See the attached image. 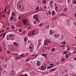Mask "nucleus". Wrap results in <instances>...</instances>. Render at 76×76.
<instances>
[{
    "mask_svg": "<svg viewBox=\"0 0 76 76\" xmlns=\"http://www.w3.org/2000/svg\"><path fill=\"white\" fill-rule=\"evenodd\" d=\"M39 26H43V23H41L39 25Z\"/></svg>",
    "mask_w": 76,
    "mask_h": 76,
    "instance_id": "nucleus-34",
    "label": "nucleus"
},
{
    "mask_svg": "<svg viewBox=\"0 0 76 76\" xmlns=\"http://www.w3.org/2000/svg\"><path fill=\"white\" fill-rule=\"evenodd\" d=\"M42 55L43 57H47V55L45 54H42Z\"/></svg>",
    "mask_w": 76,
    "mask_h": 76,
    "instance_id": "nucleus-24",
    "label": "nucleus"
},
{
    "mask_svg": "<svg viewBox=\"0 0 76 76\" xmlns=\"http://www.w3.org/2000/svg\"><path fill=\"white\" fill-rule=\"evenodd\" d=\"M53 67H54L53 66H48L47 68V70H48V69H51V68Z\"/></svg>",
    "mask_w": 76,
    "mask_h": 76,
    "instance_id": "nucleus-18",
    "label": "nucleus"
},
{
    "mask_svg": "<svg viewBox=\"0 0 76 76\" xmlns=\"http://www.w3.org/2000/svg\"><path fill=\"white\" fill-rule=\"evenodd\" d=\"M25 54L26 55V56H28V55H29V53H25Z\"/></svg>",
    "mask_w": 76,
    "mask_h": 76,
    "instance_id": "nucleus-47",
    "label": "nucleus"
},
{
    "mask_svg": "<svg viewBox=\"0 0 76 76\" xmlns=\"http://www.w3.org/2000/svg\"><path fill=\"white\" fill-rule=\"evenodd\" d=\"M10 28L9 27H7V30H9Z\"/></svg>",
    "mask_w": 76,
    "mask_h": 76,
    "instance_id": "nucleus-56",
    "label": "nucleus"
},
{
    "mask_svg": "<svg viewBox=\"0 0 76 76\" xmlns=\"http://www.w3.org/2000/svg\"><path fill=\"white\" fill-rule=\"evenodd\" d=\"M11 15L12 16H15V14H14V12H12Z\"/></svg>",
    "mask_w": 76,
    "mask_h": 76,
    "instance_id": "nucleus-37",
    "label": "nucleus"
},
{
    "mask_svg": "<svg viewBox=\"0 0 76 76\" xmlns=\"http://www.w3.org/2000/svg\"><path fill=\"white\" fill-rule=\"evenodd\" d=\"M18 31L20 32H22V31H23V30H22V29H20L18 30Z\"/></svg>",
    "mask_w": 76,
    "mask_h": 76,
    "instance_id": "nucleus-42",
    "label": "nucleus"
},
{
    "mask_svg": "<svg viewBox=\"0 0 76 76\" xmlns=\"http://www.w3.org/2000/svg\"><path fill=\"white\" fill-rule=\"evenodd\" d=\"M15 58L16 59H20L21 58L19 57H16Z\"/></svg>",
    "mask_w": 76,
    "mask_h": 76,
    "instance_id": "nucleus-40",
    "label": "nucleus"
},
{
    "mask_svg": "<svg viewBox=\"0 0 76 76\" xmlns=\"http://www.w3.org/2000/svg\"><path fill=\"white\" fill-rule=\"evenodd\" d=\"M57 6H56L55 7L56 10H57Z\"/></svg>",
    "mask_w": 76,
    "mask_h": 76,
    "instance_id": "nucleus-63",
    "label": "nucleus"
},
{
    "mask_svg": "<svg viewBox=\"0 0 76 76\" xmlns=\"http://www.w3.org/2000/svg\"><path fill=\"white\" fill-rule=\"evenodd\" d=\"M56 68H53L50 70V72H54L56 71Z\"/></svg>",
    "mask_w": 76,
    "mask_h": 76,
    "instance_id": "nucleus-8",
    "label": "nucleus"
},
{
    "mask_svg": "<svg viewBox=\"0 0 76 76\" xmlns=\"http://www.w3.org/2000/svg\"><path fill=\"white\" fill-rule=\"evenodd\" d=\"M48 13L49 15H51V13L50 12V11H48Z\"/></svg>",
    "mask_w": 76,
    "mask_h": 76,
    "instance_id": "nucleus-59",
    "label": "nucleus"
},
{
    "mask_svg": "<svg viewBox=\"0 0 76 76\" xmlns=\"http://www.w3.org/2000/svg\"><path fill=\"white\" fill-rule=\"evenodd\" d=\"M46 68H47V66H42L40 67L39 70H45L46 69Z\"/></svg>",
    "mask_w": 76,
    "mask_h": 76,
    "instance_id": "nucleus-5",
    "label": "nucleus"
},
{
    "mask_svg": "<svg viewBox=\"0 0 76 76\" xmlns=\"http://www.w3.org/2000/svg\"><path fill=\"white\" fill-rule=\"evenodd\" d=\"M7 10V9H6V8H5L4 10V12H5V13H6V12Z\"/></svg>",
    "mask_w": 76,
    "mask_h": 76,
    "instance_id": "nucleus-44",
    "label": "nucleus"
},
{
    "mask_svg": "<svg viewBox=\"0 0 76 76\" xmlns=\"http://www.w3.org/2000/svg\"><path fill=\"white\" fill-rule=\"evenodd\" d=\"M25 31H24L23 32H22V34L25 35Z\"/></svg>",
    "mask_w": 76,
    "mask_h": 76,
    "instance_id": "nucleus-49",
    "label": "nucleus"
},
{
    "mask_svg": "<svg viewBox=\"0 0 76 76\" xmlns=\"http://www.w3.org/2000/svg\"><path fill=\"white\" fill-rule=\"evenodd\" d=\"M70 66L72 68H73V66L71 64H70Z\"/></svg>",
    "mask_w": 76,
    "mask_h": 76,
    "instance_id": "nucleus-45",
    "label": "nucleus"
},
{
    "mask_svg": "<svg viewBox=\"0 0 76 76\" xmlns=\"http://www.w3.org/2000/svg\"><path fill=\"white\" fill-rule=\"evenodd\" d=\"M10 50H12V51H14V52H15V51H16L15 49L14 48H10Z\"/></svg>",
    "mask_w": 76,
    "mask_h": 76,
    "instance_id": "nucleus-14",
    "label": "nucleus"
},
{
    "mask_svg": "<svg viewBox=\"0 0 76 76\" xmlns=\"http://www.w3.org/2000/svg\"><path fill=\"white\" fill-rule=\"evenodd\" d=\"M56 50V48H53V49H52L51 51H52V52H53V51H54V50Z\"/></svg>",
    "mask_w": 76,
    "mask_h": 76,
    "instance_id": "nucleus-41",
    "label": "nucleus"
},
{
    "mask_svg": "<svg viewBox=\"0 0 76 76\" xmlns=\"http://www.w3.org/2000/svg\"><path fill=\"white\" fill-rule=\"evenodd\" d=\"M28 37H25L24 38V41L25 42H26V41H28Z\"/></svg>",
    "mask_w": 76,
    "mask_h": 76,
    "instance_id": "nucleus-17",
    "label": "nucleus"
},
{
    "mask_svg": "<svg viewBox=\"0 0 76 76\" xmlns=\"http://www.w3.org/2000/svg\"><path fill=\"white\" fill-rule=\"evenodd\" d=\"M15 19V17L11 16L10 19V21H12V20H13Z\"/></svg>",
    "mask_w": 76,
    "mask_h": 76,
    "instance_id": "nucleus-10",
    "label": "nucleus"
},
{
    "mask_svg": "<svg viewBox=\"0 0 76 76\" xmlns=\"http://www.w3.org/2000/svg\"><path fill=\"white\" fill-rule=\"evenodd\" d=\"M7 53H9V54H10V52L9 51H7Z\"/></svg>",
    "mask_w": 76,
    "mask_h": 76,
    "instance_id": "nucleus-50",
    "label": "nucleus"
},
{
    "mask_svg": "<svg viewBox=\"0 0 76 76\" xmlns=\"http://www.w3.org/2000/svg\"><path fill=\"white\" fill-rule=\"evenodd\" d=\"M24 9H25V8L24 7H21V8H20V11H21V12H22V11H23L24 10Z\"/></svg>",
    "mask_w": 76,
    "mask_h": 76,
    "instance_id": "nucleus-16",
    "label": "nucleus"
},
{
    "mask_svg": "<svg viewBox=\"0 0 76 76\" xmlns=\"http://www.w3.org/2000/svg\"><path fill=\"white\" fill-rule=\"evenodd\" d=\"M29 48L31 50V51L34 50V47H31V46H30V47H29Z\"/></svg>",
    "mask_w": 76,
    "mask_h": 76,
    "instance_id": "nucleus-12",
    "label": "nucleus"
},
{
    "mask_svg": "<svg viewBox=\"0 0 76 76\" xmlns=\"http://www.w3.org/2000/svg\"><path fill=\"white\" fill-rule=\"evenodd\" d=\"M54 37H57V34H54Z\"/></svg>",
    "mask_w": 76,
    "mask_h": 76,
    "instance_id": "nucleus-62",
    "label": "nucleus"
},
{
    "mask_svg": "<svg viewBox=\"0 0 76 76\" xmlns=\"http://www.w3.org/2000/svg\"><path fill=\"white\" fill-rule=\"evenodd\" d=\"M42 2L43 4H45V3H46V1L45 0H43L42 1Z\"/></svg>",
    "mask_w": 76,
    "mask_h": 76,
    "instance_id": "nucleus-35",
    "label": "nucleus"
},
{
    "mask_svg": "<svg viewBox=\"0 0 76 76\" xmlns=\"http://www.w3.org/2000/svg\"><path fill=\"white\" fill-rule=\"evenodd\" d=\"M67 51H64L63 52V55H64V54H67Z\"/></svg>",
    "mask_w": 76,
    "mask_h": 76,
    "instance_id": "nucleus-31",
    "label": "nucleus"
},
{
    "mask_svg": "<svg viewBox=\"0 0 76 76\" xmlns=\"http://www.w3.org/2000/svg\"><path fill=\"white\" fill-rule=\"evenodd\" d=\"M52 30H50V35H53V32L52 31Z\"/></svg>",
    "mask_w": 76,
    "mask_h": 76,
    "instance_id": "nucleus-27",
    "label": "nucleus"
},
{
    "mask_svg": "<svg viewBox=\"0 0 76 76\" xmlns=\"http://www.w3.org/2000/svg\"><path fill=\"white\" fill-rule=\"evenodd\" d=\"M38 45L40 46L41 45V42H39L38 43Z\"/></svg>",
    "mask_w": 76,
    "mask_h": 76,
    "instance_id": "nucleus-51",
    "label": "nucleus"
},
{
    "mask_svg": "<svg viewBox=\"0 0 76 76\" xmlns=\"http://www.w3.org/2000/svg\"><path fill=\"white\" fill-rule=\"evenodd\" d=\"M67 11V7H65L64 8V12H66Z\"/></svg>",
    "mask_w": 76,
    "mask_h": 76,
    "instance_id": "nucleus-13",
    "label": "nucleus"
},
{
    "mask_svg": "<svg viewBox=\"0 0 76 76\" xmlns=\"http://www.w3.org/2000/svg\"><path fill=\"white\" fill-rule=\"evenodd\" d=\"M50 66H53V65H54V64H50Z\"/></svg>",
    "mask_w": 76,
    "mask_h": 76,
    "instance_id": "nucleus-64",
    "label": "nucleus"
},
{
    "mask_svg": "<svg viewBox=\"0 0 76 76\" xmlns=\"http://www.w3.org/2000/svg\"><path fill=\"white\" fill-rule=\"evenodd\" d=\"M30 46H31V47H34V45H33V44H30Z\"/></svg>",
    "mask_w": 76,
    "mask_h": 76,
    "instance_id": "nucleus-48",
    "label": "nucleus"
},
{
    "mask_svg": "<svg viewBox=\"0 0 76 76\" xmlns=\"http://www.w3.org/2000/svg\"><path fill=\"white\" fill-rule=\"evenodd\" d=\"M6 33H3L2 34V36H3V38H4V37H5V35H6Z\"/></svg>",
    "mask_w": 76,
    "mask_h": 76,
    "instance_id": "nucleus-23",
    "label": "nucleus"
},
{
    "mask_svg": "<svg viewBox=\"0 0 76 76\" xmlns=\"http://www.w3.org/2000/svg\"><path fill=\"white\" fill-rule=\"evenodd\" d=\"M32 34L33 35H35V31H33L32 32Z\"/></svg>",
    "mask_w": 76,
    "mask_h": 76,
    "instance_id": "nucleus-19",
    "label": "nucleus"
},
{
    "mask_svg": "<svg viewBox=\"0 0 76 76\" xmlns=\"http://www.w3.org/2000/svg\"><path fill=\"white\" fill-rule=\"evenodd\" d=\"M55 4V7H56V6H58L57 4L56 3H54Z\"/></svg>",
    "mask_w": 76,
    "mask_h": 76,
    "instance_id": "nucleus-52",
    "label": "nucleus"
},
{
    "mask_svg": "<svg viewBox=\"0 0 76 76\" xmlns=\"http://www.w3.org/2000/svg\"><path fill=\"white\" fill-rule=\"evenodd\" d=\"M9 37H10L9 36H9H7V37L6 39H7V40H8V41H9V39H10V38Z\"/></svg>",
    "mask_w": 76,
    "mask_h": 76,
    "instance_id": "nucleus-22",
    "label": "nucleus"
},
{
    "mask_svg": "<svg viewBox=\"0 0 76 76\" xmlns=\"http://www.w3.org/2000/svg\"><path fill=\"white\" fill-rule=\"evenodd\" d=\"M73 53H76V50H74L73 51Z\"/></svg>",
    "mask_w": 76,
    "mask_h": 76,
    "instance_id": "nucleus-55",
    "label": "nucleus"
},
{
    "mask_svg": "<svg viewBox=\"0 0 76 76\" xmlns=\"http://www.w3.org/2000/svg\"><path fill=\"white\" fill-rule=\"evenodd\" d=\"M58 2H61V0H58Z\"/></svg>",
    "mask_w": 76,
    "mask_h": 76,
    "instance_id": "nucleus-58",
    "label": "nucleus"
},
{
    "mask_svg": "<svg viewBox=\"0 0 76 76\" xmlns=\"http://www.w3.org/2000/svg\"><path fill=\"white\" fill-rule=\"evenodd\" d=\"M44 48L45 50H46V49H47V47H44Z\"/></svg>",
    "mask_w": 76,
    "mask_h": 76,
    "instance_id": "nucleus-53",
    "label": "nucleus"
},
{
    "mask_svg": "<svg viewBox=\"0 0 76 76\" xmlns=\"http://www.w3.org/2000/svg\"><path fill=\"white\" fill-rule=\"evenodd\" d=\"M11 27L12 29H15V26H11Z\"/></svg>",
    "mask_w": 76,
    "mask_h": 76,
    "instance_id": "nucleus-28",
    "label": "nucleus"
},
{
    "mask_svg": "<svg viewBox=\"0 0 76 76\" xmlns=\"http://www.w3.org/2000/svg\"><path fill=\"white\" fill-rule=\"evenodd\" d=\"M22 22L24 25H27L28 23V20L27 19H23L22 20Z\"/></svg>",
    "mask_w": 76,
    "mask_h": 76,
    "instance_id": "nucleus-4",
    "label": "nucleus"
},
{
    "mask_svg": "<svg viewBox=\"0 0 76 76\" xmlns=\"http://www.w3.org/2000/svg\"><path fill=\"white\" fill-rule=\"evenodd\" d=\"M61 61H64L65 60V58H61Z\"/></svg>",
    "mask_w": 76,
    "mask_h": 76,
    "instance_id": "nucleus-30",
    "label": "nucleus"
},
{
    "mask_svg": "<svg viewBox=\"0 0 76 76\" xmlns=\"http://www.w3.org/2000/svg\"><path fill=\"white\" fill-rule=\"evenodd\" d=\"M38 14H35L33 16V18L36 20L37 22H40V20H39L38 18Z\"/></svg>",
    "mask_w": 76,
    "mask_h": 76,
    "instance_id": "nucleus-1",
    "label": "nucleus"
},
{
    "mask_svg": "<svg viewBox=\"0 0 76 76\" xmlns=\"http://www.w3.org/2000/svg\"><path fill=\"white\" fill-rule=\"evenodd\" d=\"M66 41H64L62 42V44L63 45H66Z\"/></svg>",
    "mask_w": 76,
    "mask_h": 76,
    "instance_id": "nucleus-36",
    "label": "nucleus"
},
{
    "mask_svg": "<svg viewBox=\"0 0 76 76\" xmlns=\"http://www.w3.org/2000/svg\"><path fill=\"white\" fill-rule=\"evenodd\" d=\"M73 4H76V0H72Z\"/></svg>",
    "mask_w": 76,
    "mask_h": 76,
    "instance_id": "nucleus-25",
    "label": "nucleus"
},
{
    "mask_svg": "<svg viewBox=\"0 0 76 76\" xmlns=\"http://www.w3.org/2000/svg\"><path fill=\"white\" fill-rule=\"evenodd\" d=\"M66 58H68V57H69V55L67 54H66Z\"/></svg>",
    "mask_w": 76,
    "mask_h": 76,
    "instance_id": "nucleus-43",
    "label": "nucleus"
},
{
    "mask_svg": "<svg viewBox=\"0 0 76 76\" xmlns=\"http://www.w3.org/2000/svg\"><path fill=\"white\" fill-rule=\"evenodd\" d=\"M39 7L37 6V7L35 9V10H39Z\"/></svg>",
    "mask_w": 76,
    "mask_h": 76,
    "instance_id": "nucleus-21",
    "label": "nucleus"
},
{
    "mask_svg": "<svg viewBox=\"0 0 76 76\" xmlns=\"http://www.w3.org/2000/svg\"><path fill=\"white\" fill-rule=\"evenodd\" d=\"M2 45H3V46L6 47V44L4 42H3L2 43Z\"/></svg>",
    "mask_w": 76,
    "mask_h": 76,
    "instance_id": "nucleus-29",
    "label": "nucleus"
},
{
    "mask_svg": "<svg viewBox=\"0 0 76 76\" xmlns=\"http://www.w3.org/2000/svg\"><path fill=\"white\" fill-rule=\"evenodd\" d=\"M55 13H56V12L54 11H53L52 12V16H54L55 15Z\"/></svg>",
    "mask_w": 76,
    "mask_h": 76,
    "instance_id": "nucleus-20",
    "label": "nucleus"
},
{
    "mask_svg": "<svg viewBox=\"0 0 76 76\" xmlns=\"http://www.w3.org/2000/svg\"><path fill=\"white\" fill-rule=\"evenodd\" d=\"M19 5V7H18L17 5V8H18V9H21V6L20 5Z\"/></svg>",
    "mask_w": 76,
    "mask_h": 76,
    "instance_id": "nucleus-32",
    "label": "nucleus"
},
{
    "mask_svg": "<svg viewBox=\"0 0 76 76\" xmlns=\"http://www.w3.org/2000/svg\"><path fill=\"white\" fill-rule=\"evenodd\" d=\"M64 38V35H62L61 37V40H63Z\"/></svg>",
    "mask_w": 76,
    "mask_h": 76,
    "instance_id": "nucleus-33",
    "label": "nucleus"
},
{
    "mask_svg": "<svg viewBox=\"0 0 76 76\" xmlns=\"http://www.w3.org/2000/svg\"><path fill=\"white\" fill-rule=\"evenodd\" d=\"M21 18V16H19V17H18V19H20Z\"/></svg>",
    "mask_w": 76,
    "mask_h": 76,
    "instance_id": "nucleus-60",
    "label": "nucleus"
},
{
    "mask_svg": "<svg viewBox=\"0 0 76 76\" xmlns=\"http://www.w3.org/2000/svg\"><path fill=\"white\" fill-rule=\"evenodd\" d=\"M62 15H63V16H66V14H62Z\"/></svg>",
    "mask_w": 76,
    "mask_h": 76,
    "instance_id": "nucleus-54",
    "label": "nucleus"
},
{
    "mask_svg": "<svg viewBox=\"0 0 76 76\" xmlns=\"http://www.w3.org/2000/svg\"><path fill=\"white\" fill-rule=\"evenodd\" d=\"M10 11L8 10V12H7V14H8L9 15H10Z\"/></svg>",
    "mask_w": 76,
    "mask_h": 76,
    "instance_id": "nucleus-38",
    "label": "nucleus"
},
{
    "mask_svg": "<svg viewBox=\"0 0 76 76\" xmlns=\"http://www.w3.org/2000/svg\"><path fill=\"white\" fill-rule=\"evenodd\" d=\"M37 66H40L41 65V63L39 62V61H37Z\"/></svg>",
    "mask_w": 76,
    "mask_h": 76,
    "instance_id": "nucleus-7",
    "label": "nucleus"
},
{
    "mask_svg": "<svg viewBox=\"0 0 76 76\" xmlns=\"http://www.w3.org/2000/svg\"><path fill=\"white\" fill-rule=\"evenodd\" d=\"M23 2V1L21 0L19 1L17 4L20 5V4H22Z\"/></svg>",
    "mask_w": 76,
    "mask_h": 76,
    "instance_id": "nucleus-11",
    "label": "nucleus"
},
{
    "mask_svg": "<svg viewBox=\"0 0 76 76\" xmlns=\"http://www.w3.org/2000/svg\"><path fill=\"white\" fill-rule=\"evenodd\" d=\"M19 56L20 57H24L25 56V55H24V54H23V53L22 54L20 55Z\"/></svg>",
    "mask_w": 76,
    "mask_h": 76,
    "instance_id": "nucleus-15",
    "label": "nucleus"
},
{
    "mask_svg": "<svg viewBox=\"0 0 76 76\" xmlns=\"http://www.w3.org/2000/svg\"><path fill=\"white\" fill-rule=\"evenodd\" d=\"M13 44L14 46H15V47H18V43H17V42H13Z\"/></svg>",
    "mask_w": 76,
    "mask_h": 76,
    "instance_id": "nucleus-9",
    "label": "nucleus"
},
{
    "mask_svg": "<svg viewBox=\"0 0 76 76\" xmlns=\"http://www.w3.org/2000/svg\"><path fill=\"white\" fill-rule=\"evenodd\" d=\"M4 31L3 30H1L0 31L1 32V33L3 32H4Z\"/></svg>",
    "mask_w": 76,
    "mask_h": 76,
    "instance_id": "nucleus-57",
    "label": "nucleus"
},
{
    "mask_svg": "<svg viewBox=\"0 0 76 76\" xmlns=\"http://www.w3.org/2000/svg\"><path fill=\"white\" fill-rule=\"evenodd\" d=\"M48 44H51V42L50 41V40L47 39L45 40L44 42V45H48Z\"/></svg>",
    "mask_w": 76,
    "mask_h": 76,
    "instance_id": "nucleus-3",
    "label": "nucleus"
},
{
    "mask_svg": "<svg viewBox=\"0 0 76 76\" xmlns=\"http://www.w3.org/2000/svg\"><path fill=\"white\" fill-rule=\"evenodd\" d=\"M31 58V57H29L27 59H26V61L28 62L29 60V59Z\"/></svg>",
    "mask_w": 76,
    "mask_h": 76,
    "instance_id": "nucleus-39",
    "label": "nucleus"
},
{
    "mask_svg": "<svg viewBox=\"0 0 76 76\" xmlns=\"http://www.w3.org/2000/svg\"><path fill=\"white\" fill-rule=\"evenodd\" d=\"M15 75H16L15 72L13 70H12L11 73H10V75H11V76H14Z\"/></svg>",
    "mask_w": 76,
    "mask_h": 76,
    "instance_id": "nucleus-6",
    "label": "nucleus"
},
{
    "mask_svg": "<svg viewBox=\"0 0 76 76\" xmlns=\"http://www.w3.org/2000/svg\"><path fill=\"white\" fill-rule=\"evenodd\" d=\"M10 37V39L12 41H14L15 39V37L16 36V35L15 34H10L9 35Z\"/></svg>",
    "mask_w": 76,
    "mask_h": 76,
    "instance_id": "nucleus-2",
    "label": "nucleus"
},
{
    "mask_svg": "<svg viewBox=\"0 0 76 76\" xmlns=\"http://www.w3.org/2000/svg\"><path fill=\"white\" fill-rule=\"evenodd\" d=\"M53 1L51 0L50 1L49 4H53Z\"/></svg>",
    "mask_w": 76,
    "mask_h": 76,
    "instance_id": "nucleus-26",
    "label": "nucleus"
},
{
    "mask_svg": "<svg viewBox=\"0 0 76 76\" xmlns=\"http://www.w3.org/2000/svg\"><path fill=\"white\" fill-rule=\"evenodd\" d=\"M13 21H14V22H16V21H17V19H16L15 18V19H14Z\"/></svg>",
    "mask_w": 76,
    "mask_h": 76,
    "instance_id": "nucleus-46",
    "label": "nucleus"
},
{
    "mask_svg": "<svg viewBox=\"0 0 76 76\" xmlns=\"http://www.w3.org/2000/svg\"><path fill=\"white\" fill-rule=\"evenodd\" d=\"M2 15L4 18H5V15H4L3 14Z\"/></svg>",
    "mask_w": 76,
    "mask_h": 76,
    "instance_id": "nucleus-61",
    "label": "nucleus"
}]
</instances>
